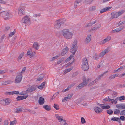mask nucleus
<instances>
[{
	"mask_svg": "<svg viewBox=\"0 0 125 125\" xmlns=\"http://www.w3.org/2000/svg\"><path fill=\"white\" fill-rule=\"evenodd\" d=\"M61 33L64 38L67 40L72 39L73 35V33L68 29L62 30Z\"/></svg>",
	"mask_w": 125,
	"mask_h": 125,
	"instance_id": "1",
	"label": "nucleus"
},
{
	"mask_svg": "<svg viewBox=\"0 0 125 125\" xmlns=\"http://www.w3.org/2000/svg\"><path fill=\"white\" fill-rule=\"evenodd\" d=\"M66 21L64 19H59L54 22V28L56 29H59L61 27V26Z\"/></svg>",
	"mask_w": 125,
	"mask_h": 125,
	"instance_id": "2",
	"label": "nucleus"
},
{
	"mask_svg": "<svg viewBox=\"0 0 125 125\" xmlns=\"http://www.w3.org/2000/svg\"><path fill=\"white\" fill-rule=\"evenodd\" d=\"M36 88L37 87L35 85H32L28 88L26 91H23L20 93L19 94L20 95H26L28 93L35 90L36 89Z\"/></svg>",
	"mask_w": 125,
	"mask_h": 125,
	"instance_id": "3",
	"label": "nucleus"
},
{
	"mask_svg": "<svg viewBox=\"0 0 125 125\" xmlns=\"http://www.w3.org/2000/svg\"><path fill=\"white\" fill-rule=\"evenodd\" d=\"M81 67L82 69L84 71H86L88 70L89 66L87 59L84 58L83 60Z\"/></svg>",
	"mask_w": 125,
	"mask_h": 125,
	"instance_id": "4",
	"label": "nucleus"
},
{
	"mask_svg": "<svg viewBox=\"0 0 125 125\" xmlns=\"http://www.w3.org/2000/svg\"><path fill=\"white\" fill-rule=\"evenodd\" d=\"M77 48L72 47L70 49V51L72 53L73 55H71L69 58H67L65 60V62H67L69 61L73 58V55L75 54L76 52Z\"/></svg>",
	"mask_w": 125,
	"mask_h": 125,
	"instance_id": "5",
	"label": "nucleus"
},
{
	"mask_svg": "<svg viewBox=\"0 0 125 125\" xmlns=\"http://www.w3.org/2000/svg\"><path fill=\"white\" fill-rule=\"evenodd\" d=\"M0 16L5 20L9 19L12 16L10 13L6 11L0 12Z\"/></svg>",
	"mask_w": 125,
	"mask_h": 125,
	"instance_id": "6",
	"label": "nucleus"
},
{
	"mask_svg": "<svg viewBox=\"0 0 125 125\" xmlns=\"http://www.w3.org/2000/svg\"><path fill=\"white\" fill-rule=\"evenodd\" d=\"M22 76L21 72H19L17 73L16 77L15 82V83H18L21 81Z\"/></svg>",
	"mask_w": 125,
	"mask_h": 125,
	"instance_id": "7",
	"label": "nucleus"
},
{
	"mask_svg": "<svg viewBox=\"0 0 125 125\" xmlns=\"http://www.w3.org/2000/svg\"><path fill=\"white\" fill-rule=\"evenodd\" d=\"M21 22L25 25H30V19L29 17L26 16L22 19Z\"/></svg>",
	"mask_w": 125,
	"mask_h": 125,
	"instance_id": "8",
	"label": "nucleus"
},
{
	"mask_svg": "<svg viewBox=\"0 0 125 125\" xmlns=\"http://www.w3.org/2000/svg\"><path fill=\"white\" fill-rule=\"evenodd\" d=\"M63 47L64 48L62 50L61 53V55L62 56L65 55L69 50L66 44H64Z\"/></svg>",
	"mask_w": 125,
	"mask_h": 125,
	"instance_id": "9",
	"label": "nucleus"
},
{
	"mask_svg": "<svg viewBox=\"0 0 125 125\" xmlns=\"http://www.w3.org/2000/svg\"><path fill=\"white\" fill-rule=\"evenodd\" d=\"M35 54V52L34 51H32V49L31 48L28 49L27 53V55L29 56L30 58H31L34 56Z\"/></svg>",
	"mask_w": 125,
	"mask_h": 125,
	"instance_id": "10",
	"label": "nucleus"
},
{
	"mask_svg": "<svg viewBox=\"0 0 125 125\" xmlns=\"http://www.w3.org/2000/svg\"><path fill=\"white\" fill-rule=\"evenodd\" d=\"M25 8L21 6L19 7L18 9V14L20 16L24 15L25 12Z\"/></svg>",
	"mask_w": 125,
	"mask_h": 125,
	"instance_id": "11",
	"label": "nucleus"
},
{
	"mask_svg": "<svg viewBox=\"0 0 125 125\" xmlns=\"http://www.w3.org/2000/svg\"><path fill=\"white\" fill-rule=\"evenodd\" d=\"M111 39V36H108L105 39L100 41L99 42V43L100 44H104L105 43L110 41Z\"/></svg>",
	"mask_w": 125,
	"mask_h": 125,
	"instance_id": "12",
	"label": "nucleus"
},
{
	"mask_svg": "<svg viewBox=\"0 0 125 125\" xmlns=\"http://www.w3.org/2000/svg\"><path fill=\"white\" fill-rule=\"evenodd\" d=\"M109 51V50L108 48L104 50L103 51L100 52L99 54L100 57H102L106 53H107Z\"/></svg>",
	"mask_w": 125,
	"mask_h": 125,
	"instance_id": "13",
	"label": "nucleus"
},
{
	"mask_svg": "<svg viewBox=\"0 0 125 125\" xmlns=\"http://www.w3.org/2000/svg\"><path fill=\"white\" fill-rule=\"evenodd\" d=\"M73 94L71 93L68 95L66 97H65L62 100L63 102H65L66 101H67L70 99L73 96Z\"/></svg>",
	"mask_w": 125,
	"mask_h": 125,
	"instance_id": "14",
	"label": "nucleus"
},
{
	"mask_svg": "<svg viewBox=\"0 0 125 125\" xmlns=\"http://www.w3.org/2000/svg\"><path fill=\"white\" fill-rule=\"evenodd\" d=\"M91 38V35L89 34L87 35V37L84 40V42L85 43L87 44L90 42Z\"/></svg>",
	"mask_w": 125,
	"mask_h": 125,
	"instance_id": "15",
	"label": "nucleus"
},
{
	"mask_svg": "<svg viewBox=\"0 0 125 125\" xmlns=\"http://www.w3.org/2000/svg\"><path fill=\"white\" fill-rule=\"evenodd\" d=\"M119 16V15H118L117 12H113L111 13V16L110 17V19L111 20H112L115 18H116Z\"/></svg>",
	"mask_w": 125,
	"mask_h": 125,
	"instance_id": "16",
	"label": "nucleus"
},
{
	"mask_svg": "<svg viewBox=\"0 0 125 125\" xmlns=\"http://www.w3.org/2000/svg\"><path fill=\"white\" fill-rule=\"evenodd\" d=\"M116 108L119 109H125V103L117 104L116 105Z\"/></svg>",
	"mask_w": 125,
	"mask_h": 125,
	"instance_id": "17",
	"label": "nucleus"
},
{
	"mask_svg": "<svg viewBox=\"0 0 125 125\" xmlns=\"http://www.w3.org/2000/svg\"><path fill=\"white\" fill-rule=\"evenodd\" d=\"M97 21L95 19H94L93 21H91L90 22L87 23L86 25V27H89L92 26L93 25L95 24L96 22Z\"/></svg>",
	"mask_w": 125,
	"mask_h": 125,
	"instance_id": "18",
	"label": "nucleus"
},
{
	"mask_svg": "<svg viewBox=\"0 0 125 125\" xmlns=\"http://www.w3.org/2000/svg\"><path fill=\"white\" fill-rule=\"evenodd\" d=\"M86 99H85V97H83L81 98H79L76 100V104H81L82 101H84Z\"/></svg>",
	"mask_w": 125,
	"mask_h": 125,
	"instance_id": "19",
	"label": "nucleus"
},
{
	"mask_svg": "<svg viewBox=\"0 0 125 125\" xmlns=\"http://www.w3.org/2000/svg\"><path fill=\"white\" fill-rule=\"evenodd\" d=\"M112 8V7H108L101 9L100 11V12L101 13H103L104 12L107 11L109 10L110 9Z\"/></svg>",
	"mask_w": 125,
	"mask_h": 125,
	"instance_id": "20",
	"label": "nucleus"
},
{
	"mask_svg": "<svg viewBox=\"0 0 125 125\" xmlns=\"http://www.w3.org/2000/svg\"><path fill=\"white\" fill-rule=\"evenodd\" d=\"M82 2L81 0H77L74 2V6L75 8H76L77 6L80 5Z\"/></svg>",
	"mask_w": 125,
	"mask_h": 125,
	"instance_id": "21",
	"label": "nucleus"
},
{
	"mask_svg": "<svg viewBox=\"0 0 125 125\" xmlns=\"http://www.w3.org/2000/svg\"><path fill=\"white\" fill-rule=\"evenodd\" d=\"M99 105L100 106L101 108L102 109H108L110 108V106L108 105H104L99 104Z\"/></svg>",
	"mask_w": 125,
	"mask_h": 125,
	"instance_id": "22",
	"label": "nucleus"
},
{
	"mask_svg": "<svg viewBox=\"0 0 125 125\" xmlns=\"http://www.w3.org/2000/svg\"><path fill=\"white\" fill-rule=\"evenodd\" d=\"M27 97V96L26 95H23L19 96L17 97V100H20L26 99Z\"/></svg>",
	"mask_w": 125,
	"mask_h": 125,
	"instance_id": "23",
	"label": "nucleus"
},
{
	"mask_svg": "<svg viewBox=\"0 0 125 125\" xmlns=\"http://www.w3.org/2000/svg\"><path fill=\"white\" fill-rule=\"evenodd\" d=\"M94 110L97 113H99L101 112L102 110L101 108L98 107H95L94 108Z\"/></svg>",
	"mask_w": 125,
	"mask_h": 125,
	"instance_id": "24",
	"label": "nucleus"
},
{
	"mask_svg": "<svg viewBox=\"0 0 125 125\" xmlns=\"http://www.w3.org/2000/svg\"><path fill=\"white\" fill-rule=\"evenodd\" d=\"M39 103L40 105L43 104L44 102V100L42 97H40L38 100Z\"/></svg>",
	"mask_w": 125,
	"mask_h": 125,
	"instance_id": "25",
	"label": "nucleus"
},
{
	"mask_svg": "<svg viewBox=\"0 0 125 125\" xmlns=\"http://www.w3.org/2000/svg\"><path fill=\"white\" fill-rule=\"evenodd\" d=\"M33 47L36 50H38L39 48V45L37 42H35L34 43Z\"/></svg>",
	"mask_w": 125,
	"mask_h": 125,
	"instance_id": "26",
	"label": "nucleus"
},
{
	"mask_svg": "<svg viewBox=\"0 0 125 125\" xmlns=\"http://www.w3.org/2000/svg\"><path fill=\"white\" fill-rule=\"evenodd\" d=\"M13 82L10 80L5 81L2 82V84L3 85H7L12 83Z\"/></svg>",
	"mask_w": 125,
	"mask_h": 125,
	"instance_id": "27",
	"label": "nucleus"
},
{
	"mask_svg": "<svg viewBox=\"0 0 125 125\" xmlns=\"http://www.w3.org/2000/svg\"><path fill=\"white\" fill-rule=\"evenodd\" d=\"M110 119L112 120L117 121L119 123H120L121 122L120 118L118 117H111Z\"/></svg>",
	"mask_w": 125,
	"mask_h": 125,
	"instance_id": "28",
	"label": "nucleus"
},
{
	"mask_svg": "<svg viewBox=\"0 0 125 125\" xmlns=\"http://www.w3.org/2000/svg\"><path fill=\"white\" fill-rule=\"evenodd\" d=\"M56 118L58 120L59 122H60L61 120H62L63 118V117L62 116H60L58 114H56L55 115Z\"/></svg>",
	"mask_w": 125,
	"mask_h": 125,
	"instance_id": "29",
	"label": "nucleus"
},
{
	"mask_svg": "<svg viewBox=\"0 0 125 125\" xmlns=\"http://www.w3.org/2000/svg\"><path fill=\"white\" fill-rule=\"evenodd\" d=\"M100 26H95L92 28L90 30V31H94L97 30L98 29L100 28Z\"/></svg>",
	"mask_w": 125,
	"mask_h": 125,
	"instance_id": "30",
	"label": "nucleus"
},
{
	"mask_svg": "<svg viewBox=\"0 0 125 125\" xmlns=\"http://www.w3.org/2000/svg\"><path fill=\"white\" fill-rule=\"evenodd\" d=\"M109 101L111 102L112 104L114 103L115 104H116L117 103V99L116 98L115 99H109Z\"/></svg>",
	"mask_w": 125,
	"mask_h": 125,
	"instance_id": "31",
	"label": "nucleus"
},
{
	"mask_svg": "<svg viewBox=\"0 0 125 125\" xmlns=\"http://www.w3.org/2000/svg\"><path fill=\"white\" fill-rule=\"evenodd\" d=\"M60 124L61 125H67V123L63 119V118L61 120L60 122Z\"/></svg>",
	"mask_w": 125,
	"mask_h": 125,
	"instance_id": "32",
	"label": "nucleus"
},
{
	"mask_svg": "<svg viewBox=\"0 0 125 125\" xmlns=\"http://www.w3.org/2000/svg\"><path fill=\"white\" fill-rule=\"evenodd\" d=\"M118 75L119 74L118 73H116L115 74L109 76V78L110 79H114L115 77H117Z\"/></svg>",
	"mask_w": 125,
	"mask_h": 125,
	"instance_id": "33",
	"label": "nucleus"
},
{
	"mask_svg": "<svg viewBox=\"0 0 125 125\" xmlns=\"http://www.w3.org/2000/svg\"><path fill=\"white\" fill-rule=\"evenodd\" d=\"M4 100L5 105L9 104L11 102V100L9 98L4 99Z\"/></svg>",
	"mask_w": 125,
	"mask_h": 125,
	"instance_id": "34",
	"label": "nucleus"
},
{
	"mask_svg": "<svg viewBox=\"0 0 125 125\" xmlns=\"http://www.w3.org/2000/svg\"><path fill=\"white\" fill-rule=\"evenodd\" d=\"M104 74H102L101 75H99L98 76L96 79H95L96 82H98V81L100 80L101 78L104 75Z\"/></svg>",
	"mask_w": 125,
	"mask_h": 125,
	"instance_id": "35",
	"label": "nucleus"
},
{
	"mask_svg": "<svg viewBox=\"0 0 125 125\" xmlns=\"http://www.w3.org/2000/svg\"><path fill=\"white\" fill-rule=\"evenodd\" d=\"M43 107L47 111H49L51 110V108L49 105H44Z\"/></svg>",
	"mask_w": 125,
	"mask_h": 125,
	"instance_id": "36",
	"label": "nucleus"
},
{
	"mask_svg": "<svg viewBox=\"0 0 125 125\" xmlns=\"http://www.w3.org/2000/svg\"><path fill=\"white\" fill-rule=\"evenodd\" d=\"M19 93V92L18 91H13L11 92H9L8 93V94H18Z\"/></svg>",
	"mask_w": 125,
	"mask_h": 125,
	"instance_id": "37",
	"label": "nucleus"
},
{
	"mask_svg": "<svg viewBox=\"0 0 125 125\" xmlns=\"http://www.w3.org/2000/svg\"><path fill=\"white\" fill-rule=\"evenodd\" d=\"M117 100L118 99L119 101H121L125 99V97L124 96H122L120 97H118L117 98Z\"/></svg>",
	"mask_w": 125,
	"mask_h": 125,
	"instance_id": "38",
	"label": "nucleus"
},
{
	"mask_svg": "<svg viewBox=\"0 0 125 125\" xmlns=\"http://www.w3.org/2000/svg\"><path fill=\"white\" fill-rule=\"evenodd\" d=\"M114 114L116 115H118L120 113V110L117 109H114Z\"/></svg>",
	"mask_w": 125,
	"mask_h": 125,
	"instance_id": "39",
	"label": "nucleus"
},
{
	"mask_svg": "<svg viewBox=\"0 0 125 125\" xmlns=\"http://www.w3.org/2000/svg\"><path fill=\"white\" fill-rule=\"evenodd\" d=\"M77 40H75L74 41L73 43V45L72 47H76L77 48Z\"/></svg>",
	"mask_w": 125,
	"mask_h": 125,
	"instance_id": "40",
	"label": "nucleus"
},
{
	"mask_svg": "<svg viewBox=\"0 0 125 125\" xmlns=\"http://www.w3.org/2000/svg\"><path fill=\"white\" fill-rule=\"evenodd\" d=\"M86 85V83L84 84V82H83L82 83L79 84L78 87L79 88L81 89L83 87Z\"/></svg>",
	"mask_w": 125,
	"mask_h": 125,
	"instance_id": "41",
	"label": "nucleus"
},
{
	"mask_svg": "<svg viewBox=\"0 0 125 125\" xmlns=\"http://www.w3.org/2000/svg\"><path fill=\"white\" fill-rule=\"evenodd\" d=\"M72 68H70L64 71L63 72V73L65 74L67 73L70 72L72 70Z\"/></svg>",
	"mask_w": 125,
	"mask_h": 125,
	"instance_id": "42",
	"label": "nucleus"
},
{
	"mask_svg": "<svg viewBox=\"0 0 125 125\" xmlns=\"http://www.w3.org/2000/svg\"><path fill=\"white\" fill-rule=\"evenodd\" d=\"M100 57L99 56V55L96 53L95 54L94 56H93V58L94 59L97 60L99 58V57Z\"/></svg>",
	"mask_w": 125,
	"mask_h": 125,
	"instance_id": "43",
	"label": "nucleus"
},
{
	"mask_svg": "<svg viewBox=\"0 0 125 125\" xmlns=\"http://www.w3.org/2000/svg\"><path fill=\"white\" fill-rule=\"evenodd\" d=\"M91 81L90 78H88L86 79L84 81H83V82H84V84L86 83V85L89 82Z\"/></svg>",
	"mask_w": 125,
	"mask_h": 125,
	"instance_id": "44",
	"label": "nucleus"
},
{
	"mask_svg": "<svg viewBox=\"0 0 125 125\" xmlns=\"http://www.w3.org/2000/svg\"><path fill=\"white\" fill-rule=\"evenodd\" d=\"M15 112L16 113H19L23 112V111L21 108H19L16 109Z\"/></svg>",
	"mask_w": 125,
	"mask_h": 125,
	"instance_id": "45",
	"label": "nucleus"
},
{
	"mask_svg": "<svg viewBox=\"0 0 125 125\" xmlns=\"http://www.w3.org/2000/svg\"><path fill=\"white\" fill-rule=\"evenodd\" d=\"M96 9V7L95 6H93L90 7L89 9L90 11H93L95 10Z\"/></svg>",
	"mask_w": 125,
	"mask_h": 125,
	"instance_id": "46",
	"label": "nucleus"
},
{
	"mask_svg": "<svg viewBox=\"0 0 125 125\" xmlns=\"http://www.w3.org/2000/svg\"><path fill=\"white\" fill-rule=\"evenodd\" d=\"M15 32L16 31L15 30H14V31L12 32H10L9 34V37H12L13 35L15 34Z\"/></svg>",
	"mask_w": 125,
	"mask_h": 125,
	"instance_id": "47",
	"label": "nucleus"
},
{
	"mask_svg": "<svg viewBox=\"0 0 125 125\" xmlns=\"http://www.w3.org/2000/svg\"><path fill=\"white\" fill-rule=\"evenodd\" d=\"M125 12V10H123L120 11L118 12H117L118 13V14L119 15V16H120L123 13H124Z\"/></svg>",
	"mask_w": 125,
	"mask_h": 125,
	"instance_id": "48",
	"label": "nucleus"
},
{
	"mask_svg": "<svg viewBox=\"0 0 125 125\" xmlns=\"http://www.w3.org/2000/svg\"><path fill=\"white\" fill-rule=\"evenodd\" d=\"M125 67V66H121L118 69L116 70V71H115V72H117V71H121Z\"/></svg>",
	"mask_w": 125,
	"mask_h": 125,
	"instance_id": "49",
	"label": "nucleus"
},
{
	"mask_svg": "<svg viewBox=\"0 0 125 125\" xmlns=\"http://www.w3.org/2000/svg\"><path fill=\"white\" fill-rule=\"evenodd\" d=\"M0 104L3 105H5V103L4 101V99H3L0 100Z\"/></svg>",
	"mask_w": 125,
	"mask_h": 125,
	"instance_id": "50",
	"label": "nucleus"
},
{
	"mask_svg": "<svg viewBox=\"0 0 125 125\" xmlns=\"http://www.w3.org/2000/svg\"><path fill=\"white\" fill-rule=\"evenodd\" d=\"M53 107L57 110H58L59 108L58 105L55 104H54Z\"/></svg>",
	"mask_w": 125,
	"mask_h": 125,
	"instance_id": "51",
	"label": "nucleus"
},
{
	"mask_svg": "<svg viewBox=\"0 0 125 125\" xmlns=\"http://www.w3.org/2000/svg\"><path fill=\"white\" fill-rule=\"evenodd\" d=\"M107 112L108 114L111 115L113 113V111L111 110H109L107 111Z\"/></svg>",
	"mask_w": 125,
	"mask_h": 125,
	"instance_id": "52",
	"label": "nucleus"
},
{
	"mask_svg": "<svg viewBox=\"0 0 125 125\" xmlns=\"http://www.w3.org/2000/svg\"><path fill=\"white\" fill-rule=\"evenodd\" d=\"M24 55V53H21L20 55H19V57H18V59L19 60H21L22 57H23V55Z\"/></svg>",
	"mask_w": 125,
	"mask_h": 125,
	"instance_id": "53",
	"label": "nucleus"
},
{
	"mask_svg": "<svg viewBox=\"0 0 125 125\" xmlns=\"http://www.w3.org/2000/svg\"><path fill=\"white\" fill-rule=\"evenodd\" d=\"M16 121L15 120H14L10 122V125H14L16 123Z\"/></svg>",
	"mask_w": 125,
	"mask_h": 125,
	"instance_id": "54",
	"label": "nucleus"
},
{
	"mask_svg": "<svg viewBox=\"0 0 125 125\" xmlns=\"http://www.w3.org/2000/svg\"><path fill=\"white\" fill-rule=\"evenodd\" d=\"M120 114L121 115H125V110L122 111L120 112Z\"/></svg>",
	"mask_w": 125,
	"mask_h": 125,
	"instance_id": "55",
	"label": "nucleus"
},
{
	"mask_svg": "<svg viewBox=\"0 0 125 125\" xmlns=\"http://www.w3.org/2000/svg\"><path fill=\"white\" fill-rule=\"evenodd\" d=\"M64 60L63 58H62L58 61L57 64H59L61 63Z\"/></svg>",
	"mask_w": 125,
	"mask_h": 125,
	"instance_id": "56",
	"label": "nucleus"
},
{
	"mask_svg": "<svg viewBox=\"0 0 125 125\" xmlns=\"http://www.w3.org/2000/svg\"><path fill=\"white\" fill-rule=\"evenodd\" d=\"M81 122L82 124H83L85 123V121L83 117L81 118Z\"/></svg>",
	"mask_w": 125,
	"mask_h": 125,
	"instance_id": "57",
	"label": "nucleus"
},
{
	"mask_svg": "<svg viewBox=\"0 0 125 125\" xmlns=\"http://www.w3.org/2000/svg\"><path fill=\"white\" fill-rule=\"evenodd\" d=\"M96 82V81L95 80L92 81L91 83H90L89 84V86H91L94 84Z\"/></svg>",
	"mask_w": 125,
	"mask_h": 125,
	"instance_id": "58",
	"label": "nucleus"
},
{
	"mask_svg": "<svg viewBox=\"0 0 125 125\" xmlns=\"http://www.w3.org/2000/svg\"><path fill=\"white\" fill-rule=\"evenodd\" d=\"M93 1L92 0H85V2L87 3H90Z\"/></svg>",
	"mask_w": 125,
	"mask_h": 125,
	"instance_id": "59",
	"label": "nucleus"
},
{
	"mask_svg": "<svg viewBox=\"0 0 125 125\" xmlns=\"http://www.w3.org/2000/svg\"><path fill=\"white\" fill-rule=\"evenodd\" d=\"M124 27V26H122L118 28L117 29L119 32L122 30Z\"/></svg>",
	"mask_w": 125,
	"mask_h": 125,
	"instance_id": "60",
	"label": "nucleus"
},
{
	"mask_svg": "<svg viewBox=\"0 0 125 125\" xmlns=\"http://www.w3.org/2000/svg\"><path fill=\"white\" fill-rule=\"evenodd\" d=\"M120 119L122 121H124L125 120V118L124 116H121L120 117Z\"/></svg>",
	"mask_w": 125,
	"mask_h": 125,
	"instance_id": "61",
	"label": "nucleus"
},
{
	"mask_svg": "<svg viewBox=\"0 0 125 125\" xmlns=\"http://www.w3.org/2000/svg\"><path fill=\"white\" fill-rule=\"evenodd\" d=\"M125 22L124 21H120L118 23V25H120L123 24L125 23Z\"/></svg>",
	"mask_w": 125,
	"mask_h": 125,
	"instance_id": "62",
	"label": "nucleus"
},
{
	"mask_svg": "<svg viewBox=\"0 0 125 125\" xmlns=\"http://www.w3.org/2000/svg\"><path fill=\"white\" fill-rule=\"evenodd\" d=\"M4 125H8V122L7 120H6L4 122Z\"/></svg>",
	"mask_w": 125,
	"mask_h": 125,
	"instance_id": "63",
	"label": "nucleus"
},
{
	"mask_svg": "<svg viewBox=\"0 0 125 125\" xmlns=\"http://www.w3.org/2000/svg\"><path fill=\"white\" fill-rule=\"evenodd\" d=\"M58 56H55L53 57L51 59V61H53L54 60L56 59L57 58Z\"/></svg>",
	"mask_w": 125,
	"mask_h": 125,
	"instance_id": "64",
	"label": "nucleus"
}]
</instances>
